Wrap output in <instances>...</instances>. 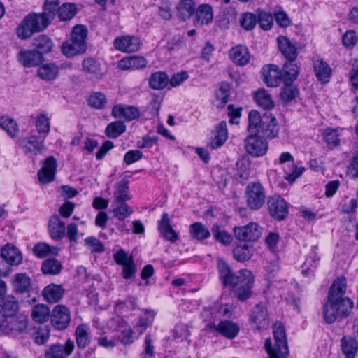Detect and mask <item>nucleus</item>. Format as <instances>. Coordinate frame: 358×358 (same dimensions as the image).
I'll return each instance as SVG.
<instances>
[{
    "instance_id": "nucleus-1",
    "label": "nucleus",
    "mask_w": 358,
    "mask_h": 358,
    "mask_svg": "<svg viewBox=\"0 0 358 358\" xmlns=\"http://www.w3.org/2000/svg\"><path fill=\"white\" fill-rule=\"evenodd\" d=\"M353 301L350 299L337 300L328 296L323 307V317L327 323L331 324L339 317H346L353 308Z\"/></svg>"
},
{
    "instance_id": "nucleus-2",
    "label": "nucleus",
    "mask_w": 358,
    "mask_h": 358,
    "mask_svg": "<svg viewBox=\"0 0 358 358\" xmlns=\"http://www.w3.org/2000/svg\"><path fill=\"white\" fill-rule=\"evenodd\" d=\"M87 30L83 25H76L71 32L69 40L63 43L62 51L66 57H73L85 52L86 50L85 39Z\"/></svg>"
},
{
    "instance_id": "nucleus-3",
    "label": "nucleus",
    "mask_w": 358,
    "mask_h": 358,
    "mask_svg": "<svg viewBox=\"0 0 358 358\" xmlns=\"http://www.w3.org/2000/svg\"><path fill=\"white\" fill-rule=\"evenodd\" d=\"M47 27L46 19L35 13L30 14L23 20L18 27L17 34L20 38L24 40L31 37L35 32L42 31Z\"/></svg>"
},
{
    "instance_id": "nucleus-4",
    "label": "nucleus",
    "mask_w": 358,
    "mask_h": 358,
    "mask_svg": "<svg viewBox=\"0 0 358 358\" xmlns=\"http://www.w3.org/2000/svg\"><path fill=\"white\" fill-rule=\"evenodd\" d=\"M254 276L248 270H242L237 273V280L231 284L235 296L240 301H245L252 295Z\"/></svg>"
},
{
    "instance_id": "nucleus-5",
    "label": "nucleus",
    "mask_w": 358,
    "mask_h": 358,
    "mask_svg": "<svg viewBox=\"0 0 358 358\" xmlns=\"http://www.w3.org/2000/svg\"><path fill=\"white\" fill-rule=\"evenodd\" d=\"M27 317L22 314L4 317L0 316V334L24 333L27 328Z\"/></svg>"
},
{
    "instance_id": "nucleus-6",
    "label": "nucleus",
    "mask_w": 358,
    "mask_h": 358,
    "mask_svg": "<svg viewBox=\"0 0 358 358\" xmlns=\"http://www.w3.org/2000/svg\"><path fill=\"white\" fill-rule=\"evenodd\" d=\"M245 200L247 206L254 210L260 209L266 200V192L259 182L248 184L245 188Z\"/></svg>"
},
{
    "instance_id": "nucleus-7",
    "label": "nucleus",
    "mask_w": 358,
    "mask_h": 358,
    "mask_svg": "<svg viewBox=\"0 0 358 358\" xmlns=\"http://www.w3.org/2000/svg\"><path fill=\"white\" fill-rule=\"evenodd\" d=\"M263 229L256 222H250L245 226L236 227L234 229L235 237L242 241H255L262 235Z\"/></svg>"
},
{
    "instance_id": "nucleus-8",
    "label": "nucleus",
    "mask_w": 358,
    "mask_h": 358,
    "mask_svg": "<svg viewBox=\"0 0 358 358\" xmlns=\"http://www.w3.org/2000/svg\"><path fill=\"white\" fill-rule=\"evenodd\" d=\"M246 151L251 155L260 157L264 155L268 150V143L262 137L250 134L245 141Z\"/></svg>"
},
{
    "instance_id": "nucleus-9",
    "label": "nucleus",
    "mask_w": 358,
    "mask_h": 358,
    "mask_svg": "<svg viewBox=\"0 0 358 358\" xmlns=\"http://www.w3.org/2000/svg\"><path fill=\"white\" fill-rule=\"evenodd\" d=\"M45 138V136H31L20 138L18 141V143L25 153L37 155L45 149L44 144Z\"/></svg>"
},
{
    "instance_id": "nucleus-10",
    "label": "nucleus",
    "mask_w": 358,
    "mask_h": 358,
    "mask_svg": "<svg viewBox=\"0 0 358 358\" xmlns=\"http://www.w3.org/2000/svg\"><path fill=\"white\" fill-rule=\"evenodd\" d=\"M113 46L118 51L131 53L140 49L141 43L138 37L129 35L121 36L114 39Z\"/></svg>"
},
{
    "instance_id": "nucleus-11",
    "label": "nucleus",
    "mask_w": 358,
    "mask_h": 358,
    "mask_svg": "<svg viewBox=\"0 0 358 358\" xmlns=\"http://www.w3.org/2000/svg\"><path fill=\"white\" fill-rule=\"evenodd\" d=\"M267 204L269 213L274 219L282 220L287 215V204L281 196L274 195L269 197Z\"/></svg>"
},
{
    "instance_id": "nucleus-12",
    "label": "nucleus",
    "mask_w": 358,
    "mask_h": 358,
    "mask_svg": "<svg viewBox=\"0 0 358 358\" xmlns=\"http://www.w3.org/2000/svg\"><path fill=\"white\" fill-rule=\"evenodd\" d=\"M70 312L69 309L62 305H57L51 314V323L52 326L58 329H66L70 323Z\"/></svg>"
},
{
    "instance_id": "nucleus-13",
    "label": "nucleus",
    "mask_w": 358,
    "mask_h": 358,
    "mask_svg": "<svg viewBox=\"0 0 358 358\" xmlns=\"http://www.w3.org/2000/svg\"><path fill=\"white\" fill-rule=\"evenodd\" d=\"M206 327L213 331H217L229 339L235 338L240 331L238 324L228 320L222 321L218 324H216L215 321H210V323L206 324Z\"/></svg>"
},
{
    "instance_id": "nucleus-14",
    "label": "nucleus",
    "mask_w": 358,
    "mask_h": 358,
    "mask_svg": "<svg viewBox=\"0 0 358 358\" xmlns=\"http://www.w3.org/2000/svg\"><path fill=\"white\" fill-rule=\"evenodd\" d=\"M57 169V161L52 156L48 157L38 171V178L41 183L47 184L53 181Z\"/></svg>"
},
{
    "instance_id": "nucleus-15",
    "label": "nucleus",
    "mask_w": 358,
    "mask_h": 358,
    "mask_svg": "<svg viewBox=\"0 0 358 358\" xmlns=\"http://www.w3.org/2000/svg\"><path fill=\"white\" fill-rule=\"evenodd\" d=\"M264 82L269 87H277L283 80L282 73L274 64L265 65L262 69Z\"/></svg>"
},
{
    "instance_id": "nucleus-16",
    "label": "nucleus",
    "mask_w": 358,
    "mask_h": 358,
    "mask_svg": "<svg viewBox=\"0 0 358 358\" xmlns=\"http://www.w3.org/2000/svg\"><path fill=\"white\" fill-rule=\"evenodd\" d=\"M230 313V308L228 305L215 304L212 307L205 308L201 313L202 317L206 322L210 323L215 321V323L222 317L228 316Z\"/></svg>"
},
{
    "instance_id": "nucleus-17",
    "label": "nucleus",
    "mask_w": 358,
    "mask_h": 358,
    "mask_svg": "<svg viewBox=\"0 0 358 358\" xmlns=\"http://www.w3.org/2000/svg\"><path fill=\"white\" fill-rule=\"evenodd\" d=\"M111 114L115 118L124 119L128 122L140 116V113L137 108L124 104L114 106Z\"/></svg>"
},
{
    "instance_id": "nucleus-18",
    "label": "nucleus",
    "mask_w": 358,
    "mask_h": 358,
    "mask_svg": "<svg viewBox=\"0 0 358 358\" xmlns=\"http://www.w3.org/2000/svg\"><path fill=\"white\" fill-rule=\"evenodd\" d=\"M17 59L24 66L31 67L39 65L43 61V56L38 50H22L18 53Z\"/></svg>"
},
{
    "instance_id": "nucleus-19",
    "label": "nucleus",
    "mask_w": 358,
    "mask_h": 358,
    "mask_svg": "<svg viewBox=\"0 0 358 358\" xmlns=\"http://www.w3.org/2000/svg\"><path fill=\"white\" fill-rule=\"evenodd\" d=\"M74 349V343L68 339L64 345H53L45 353V358H66Z\"/></svg>"
},
{
    "instance_id": "nucleus-20",
    "label": "nucleus",
    "mask_w": 358,
    "mask_h": 358,
    "mask_svg": "<svg viewBox=\"0 0 358 358\" xmlns=\"http://www.w3.org/2000/svg\"><path fill=\"white\" fill-rule=\"evenodd\" d=\"M1 255L10 266H18L22 262V252L11 244L4 245L1 248Z\"/></svg>"
},
{
    "instance_id": "nucleus-21",
    "label": "nucleus",
    "mask_w": 358,
    "mask_h": 358,
    "mask_svg": "<svg viewBox=\"0 0 358 358\" xmlns=\"http://www.w3.org/2000/svg\"><path fill=\"white\" fill-rule=\"evenodd\" d=\"M15 292L22 294L29 292L33 287L32 280L26 273H17L11 281Z\"/></svg>"
},
{
    "instance_id": "nucleus-22",
    "label": "nucleus",
    "mask_w": 358,
    "mask_h": 358,
    "mask_svg": "<svg viewBox=\"0 0 358 358\" xmlns=\"http://www.w3.org/2000/svg\"><path fill=\"white\" fill-rule=\"evenodd\" d=\"M278 43L280 52L289 62L296 60L298 52L295 45L285 36L278 38Z\"/></svg>"
},
{
    "instance_id": "nucleus-23",
    "label": "nucleus",
    "mask_w": 358,
    "mask_h": 358,
    "mask_svg": "<svg viewBox=\"0 0 358 358\" xmlns=\"http://www.w3.org/2000/svg\"><path fill=\"white\" fill-rule=\"evenodd\" d=\"M278 131L276 119L271 115H264L259 133H262L267 138H273L277 136Z\"/></svg>"
},
{
    "instance_id": "nucleus-24",
    "label": "nucleus",
    "mask_w": 358,
    "mask_h": 358,
    "mask_svg": "<svg viewBox=\"0 0 358 358\" xmlns=\"http://www.w3.org/2000/svg\"><path fill=\"white\" fill-rule=\"evenodd\" d=\"M147 65L146 59L140 56H131L121 59L118 63V68L121 70L135 71L145 68Z\"/></svg>"
},
{
    "instance_id": "nucleus-25",
    "label": "nucleus",
    "mask_w": 358,
    "mask_h": 358,
    "mask_svg": "<svg viewBox=\"0 0 358 358\" xmlns=\"http://www.w3.org/2000/svg\"><path fill=\"white\" fill-rule=\"evenodd\" d=\"M158 229L161 236L166 241L174 243L178 239V234L170 224V220L166 213L162 215L159 222Z\"/></svg>"
},
{
    "instance_id": "nucleus-26",
    "label": "nucleus",
    "mask_w": 358,
    "mask_h": 358,
    "mask_svg": "<svg viewBox=\"0 0 358 358\" xmlns=\"http://www.w3.org/2000/svg\"><path fill=\"white\" fill-rule=\"evenodd\" d=\"M158 229L161 236L166 241L174 243L178 239V234L170 224V220L166 213L162 215L159 222Z\"/></svg>"
},
{
    "instance_id": "nucleus-27",
    "label": "nucleus",
    "mask_w": 358,
    "mask_h": 358,
    "mask_svg": "<svg viewBox=\"0 0 358 358\" xmlns=\"http://www.w3.org/2000/svg\"><path fill=\"white\" fill-rule=\"evenodd\" d=\"M64 294V289L60 285L50 284L45 287L42 295L44 299L50 303L58 302Z\"/></svg>"
},
{
    "instance_id": "nucleus-28",
    "label": "nucleus",
    "mask_w": 358,
    "mask_h": 358,
    "mask_svg": "<svg viewBox=\"0 0 358 358\" xmlns=\"http://www.w3.org/2000/svg\"><path fill=\"white\" fill-rule=\"evenodd\" d=\"M250 321L257 329L266 328L268 326V313L262 305H257L250 315Z\"/></svg>"
},
{
    "instance_id": "nucleus-29",
    "label": "nucleus",
    "mask_w": 358,
    "mask_h": 358,
    "mask_svg": "<svg viewBox=\"0 0 358 358\" xmlns=\"http://www.w3.org/2000/svg\"><path fill=\"white\" fill-rule=\"evenodd\" d=\"M49 232L55 240L61 239L65 234V223L57 215L51 216L49 220Z\"/></svg>"
},
{
    "instance_id": "nucleus-30",
    "label": "nucleus",
    "mask_w": 358,
    "mask_h": 358,
    "mask_svg": "<svg viewBox=\"0 0 358 358\" xmlns=\"http://www.w3.org/2000/svg\"><path fill=\"white\" fill-rule=\"evenodd\" d=\"M220 279L226 286H231L233 282L237 280V274H234L229 266L222 259L217 262Z\"/></svg>"
},
{
    "instance_id": "nucleus-31",
    "label": "nucleus",
    "mask_w": 358,
    "mask_h": 358,
    "mask_svg": "<svg viewBox=\"0 0 358 358\" xmlns=\"http://www.w3.org/2000/svg\"><path fill=\"white\" fill-rule=\"evenodd\" d=\"M228 137V132L227 128V123L224 121L221 122L215 128V135L210 141L208 146L211 149H217L221 147Z\"/></svg>"
},
{
    "instance_id": "nucleus-32",
    "label": "nucleus",
    "mask_w": 358,
    "mask_h": 358,
    "mask_svg": "<svg viewBox=\"0 0 358 358\" xmlns=\"http://www.w3.org/2000/svg\"><path fill=\"white\" fill-rule=\"evenodd\" d=\"M341 349L345 358H355L358 351V341L352 336H343L341 340Z\"/></svg>"
},
{
    "instance_id": "nucleus-33",
    "label": "nucleus",
    "mask_w": 358,
    "mask_h": 358,
    "mask_svg": "<svg viewBox=\"0 0 358 358\" xmlns=\"http://www.w3.org/2000/svg\"><path fill=\"white\" fill-rule=\"evenodd\" d=\"M213 19L212 7L208 4L200 5L196 11V24L201 26L208 24Z\"/></svg>"
},
{
    "instance_id": "nucleus-34",
    "label": "nucleus",
    "mask_w": 358,
    "mask_h": 358,
    "mask_svg": "<svg viewBox=\"0 0 358 358\" xmlns=\"http://www.w3.org/2000/svg\"><path fill=\"white\" fill-rule=\"evenodd\" d=\"M231 59L238 65L244 66L250 59V54L248 48L243 45H237L230 50Z\"/></svg>"
},
{
    "instance_id": "nucleus-35",
    "label": "nucleus",
    "mask_w": 358,
    "mask_h": 358,
    "mask_svg": "<svg viewBox=\"0 0 358 358\" xmlns=\"http://www.w3.org/2000/svg\"><path fill=\"white\" fill-rule=\"evenodd\" d=\"M90 329L88 325H78L75 331L76 343L79 348H86L90 343Z\"/></svg>"
},
{
    "instance_id": "nucleus-36",
    "label": "nucleus",
    "mask_w": 358,
    "mask_h": 358,
    "mask_svg": "<svg viewBox=\"0 0 358 358\" xmlns=\"http://www.w3.org/2000/svg\"><path fill=\"white\" fill-rule=\"evenodd\" d=\"M313 67L315 75L320 82L327 83L329 81L331 70L326 62L321 59H317L314 62Z\"/></svg>"
},
{
    "instance_id": "nucleus-37",
    "label": "nucleus",
    "mask_w": 358,
    "mask_h": 358,
    "mask_svg": "<svg viewBox=\"0 0 358 358\" xmlns=\"http://www.w3.org/2000/svg\"><path fill=\"white\" fill-rule=\"evenodd\" d=\"M1 315L4 317H10L16 315L18 310L17 301L13 296H8L1 301Z\"/></svg>"
},
{
    "instance_id": "nucleus-38",
    "label": "nucleus",
    "mask_w": 358,
    "mask_h": 358,
    "mask_svg": "<svg viewBox=\"0 0 358 358\" xmlns=\"http://www.w3.org/2000/svg\"><path fill=\"white\" fill-rule=\"evenodd\" d=\"M346 292V278L344 277L338 278L331 285L328 296H332L333 298L337 299L338 301L343 299H347L348 298H343V295Z\"/></svg>"
},
{
    "instance_id": "nucleus-39",
    "label": "nucleus",
    "mask_w": 358,
    "mask_h": 358,
    "mask_svg": "<svg viewBox=\"0 0 358 358\" xmlns=\"http://www.w3.org/2000/svg\"><path fill=\"white\" fill-rule=\"evenodd\" d=\"M254 99L257 104L264 109L268 110L274 107L272 96L265 89L261 88L255 92Z\"/></svg>"
},
{
    "instance_id": "nucleus-40",
    "label": "nucleus",
    "mask_w": 358,
    "mask_h": 358,
    "mask_svg": "<svg viewBox=\"0 0 358 358\" xmlns=\"http://www.w3.org/2000/svg\"><path fill=\"white\" fill-rule=\"evenodd\" d=\"M195 3L192 0H181L177 6V14L178 17L186 20L195 12Z\"/></svg>"
},
{
    "instance_id": "nucleus-41",
    "label": "nucleus",
    "mask_w": 358,
    "mask_h": 358,
    "mask_svg": "<svg viewBox=\"0 0 358 358\" xmlns=\"http://www.w3.org/2000/svg\"><path fill=\"white\" fill-rule=\"evenodd\" d=\"M58 4L59 0H45L43 5V12L38 15L43 17L44 19L47 20V25L49 24L50 20L57 13L59 9Z\"/></svg>"
},
{
    "instance_id": "nucleus-42",
    "label": "nucleus",
    "mask_w": 358,
    "mask_h": 358,
    "mask_svg": "<svg viewBox=\"0 0 358 358\" xmlns=\"http://www.w3.org/2000/svg\"><path fill=\"white\" fill-rule=\"evenodd\" d=\"M114 200L113 202H125L131 199L129 195V187L125 182L120 181L116 183L113 192Z\"/></svg>"
},
{
    "instance_id": "nucleus-43",
    "label": "nucleus",
    "mask_w": 358,
    "mask_h": 358,
    "mask_svg": "<svg viewBox=\"0 0 358 358\" xmlns=\"http://www.w3.org/2000/svg\"><path fill=\"white\" fill-rule=\"evenodd\" d=\"M50 309L44 304H38L35 306L31 312V317L34 321L37 323H44L50 317Z\"/></svg>"
},
{
    "instance_id": "nucleus-44",
    "label": "nucleus",
    "mask_w": 358,
    "mask_h": 358,
    "mask_svg": "<svg viewBox=\"0 0 358 358\" xmlns=\"http://www.w3.org/2000/svg\"><path fill=\"white\" fill-rule=\"evenodd\" d=\"M191 236L197 240H204L210 237V232L208 229L201 222H195L190 225Z\"/></svg>"
},
{
    "instance_id": "nucleus-45",
    "label": "nucleus",
    "mask_w": 358,
    "mask_h": 358,
    "mask_svg": "<svg viewBox=\"0 0 358 358\" xmlns=\"http://www.w3.org/2000/svg\"><path fill=\"white\" fill-rule=\"evenodd\" d=\"M169 80L166 73L160 71L155 72L150 76L149 84L152 89L162 90L167 85Z\"/></svg>"
},
{
    "instance_id": "nucleus-46",
    "label": "nucleus",
    "mask_w": 358,
    "mask_h": 358,
    "mask_svg": "<svg viewBox=\"0 0 358 358\" xmlns=\"http://www.w3.org/2000/svg\"><path fill=\"white\" fill-rule=\"evenodd\" d=\"M0 127L6 131L12 138L16 137L18 135L19 129L16 122L8 116L0 117Z\"/></svg>"
},
{
    "instance_id": "nucleus-47",
    "label": "nucleus",
    "mask_w": 358,
    "mask_h": 358,
    "mask_svg": "<svg viewBox=\"0 0 358 358\" xmlns=\"http://www.w3.org/2000/svg\"><path fill=\"white\" fill-rule=\"evenodd\" d=\"M83 67L85 72L92 74L96 78H101L103 74L100 64L93 58L89 57L84 59Z\"/></svg>"
},
{
    "instance_id": "nucleus-48",
    "label": "nucleus",
    "mask_w": 358,
    "mask_h": 358,
    "mask_svg": "<svg viewBox=\"0 0 358 358\" xmlns=\"http://www.w3.org/2000/svg\"><path fill=\"white\" fill-rule=\"evenodd\" d=\"M299 71V66L296 64L289 61L285 63L282 72L285 83H292L294 81L296 78Z\"/></svg>"
},
{
    "instance_id": "nucleus-49",
    "label": "nucleus",
    "mask_w": 358,
    "mask_h": 358,
    "mask_svg": "<svg viewBox=\"0 0 358 358\" xmlns=\"http://www.w3.org/2000/svg\"><path fill=\"white\" fill-rule=\"evenodd\" d=\"M253 250L247 244L237 245L233 251L234 258L238 262L249 260L252 255Z\"/></svg>"
},
{
    "instance_id": "nucleus-50",
    "label": "nucleus",
    "mask_w": 358,
    "mask_h": 358,
    "mask_svg": "<svg viewBox=\"0 0 358 358\" xmlns=\"http://www.w3.org/2000/svg\"><path fill=\"white\" fill-rule=\"evenodd\" d=\"M58 73V68L52 64H44L38 69V76L46 80H53Z\"/></svg>"
},
{
    "instance_id": "nucleus-51",
    "label": "nucleus",
    "mask_w": 358,
    "mask_h": 358,
    "mask_svg": "<svg viewBox=\"0 0 358 358\" xmlns=\"http://www.w3.org/2000/svg\"><path fill=\"white\" fill-rule=\"evenodd\" d=\"M35 126L37 131L45 138L50 129V119L48 115L45 113L40 114L36 118Z\"/></svg>"
},
{
    "instance_id": "nucleus-52",
    "label": "nucleus",
    "mask_w": 358,
    "mask_h": 358,
    "mask_svg": "<svg viewBox=\"0 0 358 358\" xmlns=\"http://www.w3.org/2000/svg\"><path fill=\"white\" fill-rule=\"evenodd\" d=\"M263 116L257 110H252L248 115V131L250 134H255L259 131L261 124H262Z\"/></svg>"
},
{
    "instance_id": "nucleus-53",
    "label": "nucleus",
    "mask_w": 358,
    "mask_h": 358,
    "mask_svg": "<svg viewBox=\"0 0 358 358\" xmlns=\"http://www.w3.org/2000/svg\"><path fill=\"white\" fill-rule=\"evenodd\" d=\"M126 130V125L120 121L110 123L106 128V134L110 138H115L123 134Z\"/></svg>"
},
{
    "instance_id": "nucleus-54",
    "label": "nucleus",
    "mask_w": 358,
    "mask_h": 358,
    "mask_svg": "<svg viewBox=\"0 0 358 358\" xmlns=\"http://www.w3.org/2000/svg\"><path fill=\"white\" fill-rule=\"evenodd\" d=\"M111 206L114 215L120 220L129 217L132 213L131 208L125 202H113Z\"/></svg>"
},
{
    "instance_id": "nucleus-55",
    "label": "nucleus",
    "mask_w": 358,
    "mask_h": 358,
    "mask_svg": "<svg viewBox=\"0 0 358 358\" xmlns=\"http://www.w3.org/2000/svg\"><path fill=\"white\" fill-rule=\"evenodd\" d=\"M62 268L61 263L55 259H47L42 264V271L45 274H58Z\"/></svg>"
},
{
    "instance_id": "nucleus-56",
    "label": "nucleus",
    "mask_w": 358,
    "mask_h": 358,
    "mask_svg": "<svg viewBox=\"0 0 358 358\" xmlns=\"http://www.w3.org/2000/svg\"><path fill=\"white\" fill-rule=\"evenodd\" d=\"M58 250L57 248L51 247L45 243H37L33 248L34 254L40 258H43L50 254L56 255Z\"/></svg>"
},
{
    "instance_id": "nucleus-57",
    "label": "nucleus",
    "mask_w": 358,
    "mask_h": 358,
    "mask_svg": "<svg viewBox=\"0 0 358 358\" xmlns=\"http://www.w3.org/2000/svg\"><path fill=\"white\" fill-rule=\"evenodd\" d=\"M76 13V6L72 3H65L58 9V16L60 20H68L71 19Z\"/></svg>"
},
{
    "instance_id": "nucleus-58",
    "label": "nucleus",
    "mask_w": 358,
    "mask_h": 358,
    "mask_svg": "<svg viewBox=\"0 0 358 358\" xmlns=\"http://www.w3.org/2000/svg\"><path fill=\"white\" fill-rule=\"evenodd\" d=\"M34 45L40 50V52L47 53L52 50L53 44L48 36L40 35L34 39Z\"/></svg>"
},
{
    "instance_id": "nucleus-59",
    "label": "nucleus",
    "mask_w": 358,
    "mask_h": 358,
    "mask_svg": "<svg viewBox=\"0 0 358 358\" xmlns=\"http://www.w3.org/2000/svg\"><path fill=\"white\" fill-rule=\"evenodd\" d=\"M285 84V86L282 90L280 97L285 103H287L297 96L299 91L295 87L289 85V83Z\"/></svg>"
},
{
    "instance_id": "nucleus-60",
    "label": "nucleus",
    "mask_w": 358,
    "mask_h": 358,
    "mask_svg": "<svg viewBox=\"0 0 358 358\" xmlns=\"http://www.w3.org/2000/svg\"><path fill=\"white\" fill-rule=\"evenodd\" d=\"M212 233L215 239L224 245H229L232 240V237L218 225H213Z\"/></svg>"
},
{
    "instance_id": "nucleus-61",
    "label": "nucleus",
    "mask_w": 358,
    "mask_h": 358,
    "mask_svg": "<svg viewBox=\"0 0 358 358\" xmlns=\"http://www.w3.org/2000/svg\"><path fill=\"white\" fill-rule=\"evenodd\" d=\"M257 22V17L252 13H245L240 18L241 27L247 31L253 29Z\"/></svg>"
},
{
    "instance_id": "nucleus-62",
    "label": "nucleus",
    "mask_w": 358,
    "mask_h": 358,
    "mask_svg": "<svg viewBox=\"0 0 358 358\" xmlns=\"http://www.w3.org/2000/svg\"><path fill=\"white\" fill-rule=\"evenodd\" d=\"M258 23L262 29H270L273 25V17L269 13L260 10L258 12Z\"/></svg>"
},
{
    "instance_id": "nucleus-63",
    "label": "nucleus",
    "mask_w": 358,
    "mask_h": 358,
    "mask_svg": "<svg viewBox=\"0 0 358 358\" xmlns=\"http://www.w3.org/2000/svg\"><path fill=\"white\" fill-rule=\"evenodd\" d=\"M88 102L94 108L101 109L106 103V97L103 93L95 92L90 96Z\"/></svg>"
},
{
    "instance_id": "nucleus-64",
    "label": "nucleus",
    "mask_w": 358,
    "mask_h": 358,
    "mask_svg": "<svg viewBox=\"0 0 358 358\" xmlns=\"http://www.w3.org/2000/svg\"><path fill=\"white\" fill-rule=\"evenodd\" d=\"M324 141L329 148L337 145L339 143L338 134L335 129H327L324 133Z\"/></svg>"
}]
</instances>
